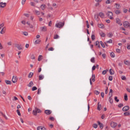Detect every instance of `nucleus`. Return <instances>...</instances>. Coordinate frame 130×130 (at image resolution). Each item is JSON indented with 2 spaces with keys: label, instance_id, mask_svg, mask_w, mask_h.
<instances>
[{
  "label": "nucleus",
  "instance_id": "nucleus-1",
  "mask_svg": "<svg viewBox=\"0 0 130 130\" xmlns=\"http://www.w3.org/2000/svg\"><path fill=\"white\" fill-rule=\"evenodd\" d=\"M106 15L110 20H112L113 19V13L112 12L109 11L106 13Z\"/></svg>",
  "mask_w": 130,
  "mask_h": 130
},
{
  "label": "nucleus",
  "instance_id": "nucleus-2",
  "mask_svg": "<svg viewBox=\"0 0 130 130\" xmlns=\"http://www.w3.org/2000/svg\"><path fill=\"white\" fill-rule=\"evenodd\" d=\"M64 26V22H59L55 24L56 28H61Z\"/></svg>",
  "mask_w": 130,
  "mask_h": 130
},
{
  "label": "nucleus",
  "instance_id": "nucleus-3",
  "mask_svg": "<svg viewBox=\"0 0 130 130\" xmlns=\"http://www.w3.org/2000/svg\"><path fill=\"white\" fill-rule=\"evenodd\" d=\"M110 126L113 128H115V127H116V126H117V123L112 121V122H111Z\"/></svg>",
  "mask_w": 130,
  "mask_h": 130
},
{
  "label": "nucleus",
  "instance_id": "nucleus-4",
  "mask_svg": "<svg viewBox=\"0 0 130 130\" xmlns=\"http://www.w3.org/2000/svg\"><path fill=\"white\" fill-rule=\"evenodd\" d=\"M123 25L125 28H128L130 26V23L128 21H124Z\"/></svg>",
  "mask_w": 130,
  "mask_h": 130
},
{
  "label": "nucleus",
  "instance_id": "nucleus-5",
  "mask_svg": "<svg viewBox=\"0 0 130 130\" xmlns=\"http://www.w3.org/2000/svg\"><path fill=\"white\" fill-rule=\"evenodd\" d=\"M18 81V78L16 76H13L12 81L14 84H16V82Z\"/></svg>",
  "mask_w": 130,
  "mask_h": 130
},
{
  "label": "nucleus",
  "instance_id": "nucleus-6",
  "mask_svg": "<svg viewBox=\"0 0 130 130\" xmlns=\"http://www.w3.org/2000/svg\"><path fill=\"white\" fill-rule=\"evenodd\" d=\"M116 23L118 24L120 26L122 25V23H121V21H120V19L119 18H116Z\"/></svg>",
  "mask_w": 130,
  "mask_h": 130
},
{
  "label": "nucleus",
  "instance_id": "nucleus-7",
  "mask_svg": "<svg viewBox=\"0 0 130 130\" xmlns=\"http://www.w3.org/2000/svg\"><path fill=\"white\" fill-rule=\"evenodd\" d=\"M129 110V107L128 106H126L124 107L122 109L123 111H127V110Z\"/></svg>",
  "mask_w": 130,
  "mask_h": 130
},
{
  "label": "nucleus",
  "instance_id": "nucleus-8",
  "mask_svg": "<svg viewBox=\"0 0 130 130\" xmlns=\"http://www.w3.org/2000/svg\"><path fill=\"white\" fill-rule=\"evenodd\" d=\"M7 6V3H0V8H5Z\"/></svg>",
  "mask_w": 130,
  "mask_h": 130
},
{
  "label": "nucleus",
  "instance_id": "nucleus-9",
  "mask_svg": "<svg viewBox=\"0 0 130 130\" xmlns=\"http://www.w3.org/2000/svg\"><path fill=\"white\" fill-rule=\"evenodd\" d=\"M45 113L47 115H49V114H51V111L49 110H46L45 111Z\"/></svg>",
  "mask_w": 130,
  "mask_h": 130
},
{
  "label": "nucleus",
  "instance_id": "nucleus-10",
  "mask_svg": "<svg viewBox=\"0 0 130 130\" xmlns=\"http://www.w3.org/2000/svg\"><path fill=\"white\" fill-rule=\"evenodd\" d=\"M41 9L43 10L44 11L45 9H46V5L45 4H43L41 5Z\"/></svg>",
  "mask_w": 130,
  "mask_h": 130
},
{
  "label": "nucleus",
  "instance_id": "nucleus-11",
  "mask_svg": "<svg viewBox=\"0 0 130 130\" xmlns=\"http://www.w3.org/2000/svg\"><path fill=\"white\" fill-rule=\"evenodd\" d=\"M41 31L45 32L47 30V28L46 27V26L41 27Z\"/></svg>",
  "mask_w": 130,
  "mask_h": 130
},
{
  "label": "nucleus",
  "instance_id": "nucleus-12",
  "mask_svg": "<svg viewBox=\"0 0 130 130\" xmlns=\"http://www.w3.org/2000/svg\"><path fill=\"white\" fill-rule=\"evenodd\" d=\"M100 103H98V110H99V111L101 110L102 108V106Z\"/></svg>",
  "mask_w": 130,
  "mask_h": 130
},
{
  "label": "nucleus",
  "instance_id": "nucleus-13",
  "mask_svg": "<svg viewBox=\"0 0 130 130\" xmlns=\"http://www.w3.org/2000/svg\"><path fill=\"white\" fill-rule=\"evenodd\" d=\"M37 130H46V129L44 126H39L37 127Z\"/></svg>",
  "mask_w": 130,
  "mask_h": 130
},
{
  "label": "nucleus",
  "instance_id": "nucleus-14",
  "mask_svg": "<svg viewBox=\"0 0 130 130\" xmlns=\"http://www.w3.org/2000/svg\"><path fill=\"white\" fill-rule=\"evenodd\" d=\"M99 15L98 14L94 15V19L98 22L99 21Z\"/></svg>",
  "mask_w": 130,
  "mask_h": 130
},
{
  "label": "nucleus",
  "instance_id": "nucleus-15",
  "mask_svg": "<svg viewBox=\"0 0 130 130\" xmlns=\"http://www.w3.org/2000/svg\"><path fill=\"white\" fill-rule=\"evenodd\" d=\"M34 85V83H33V81H30L29 84H28V87H29L30 88L33 87V85Z\"/></svg>",
  "mask_w": 130,
  "mask_h": 130
},
{
  "label": "nucleus",
  "instance_id": "nucleus-16",
  "mask_svg": "<svg viewBox=\"0 0 130 130\" xmlns=\"http://www.w3.org/2000/svg\"><path fill=\"white\" fill-rule=\"evenodd\" d=\"M115 6H116V9L119 10L120 9V5L119 4L115 3Z\"/></svg>",
  "mask_w": 130,
  "mask_h": 130
},
{
  "label": "nucleus",
  "instance_id": "nucleus-17",
  "mask_svg": "<svg viewBox=\"0 0 130 130\" xmlns=\"http://www.w3.org/2000/svg\"><path fill=\"white\" fill-rule=\"evenodd\" d=\"M112 92H113V90L112 89H111L110 90V92H109V99H110V98H111V97H112Z\"/></svg>",
  "mask_w": 130,
  "mask_h": 130
},
{
  "label": "nucleus",
  "instance_id": "nucleus-18",
  "mask_svg": "<svg viewBox=\"0 0 130 130\" xmlns=\"http://www.w3.org/2000/svg\"><path fill=\"white\" fill-rule=\"evenodd\" d=\"M95 45L96 46H98L99 48H100V43L99 42V41H97L96 42H95Z\"/></svg>",
  "mask_w": 130,
  "mask_h": 130
},
{
  "label": "nucleus",
  "instance_id": "nucleus-19",
  "mask_svg": "<svg viewBox=\"0 0 130 130\" xmlns=\"http://www.w3.org/2000/svg\"><path fill=\"white\" fill-rule=\"evenodd\" d=\"M124 99L125 101H127V100H128V99L127 98V94L126 93L124 94Z\"/></svg>",
  "mask_w": 130,
  "mask_h": 130
},
{
  "label": "nucleus",
  "instance_id": "nucleus-20",
  "mask_svg": "<svg viewBox=\"0 0 130 130\" xmlns=\"http://www.w3.org/2000/svg\"><path fill=\"white\" fill-rule=\"evenodd\" d=\"M5 83H6L7 85H11L12 84V82L10 80H5Z\"/></svg>",
  "mask_w": 130,
  "mask_h": 130
},
{
  "label": "nucleus",
  "instance_id": "nucleus-21",
  "mask_svg": "<svg viewBox=\"0 0 130 130\" xmlns=\"http://www.w3.org/2000/svg\"><path fill=\"white\" fill-rule=\"evenodd\" d=\"M115 13L116 14V15H119V14H120V13H121L120 12V10H116L115 11Z\"/></svg>",
  "mask_w": 130,
  "mask_h": 130
},
{
  "label": "nucleus",
  "instance_id": "nucleus-22",
  "mask_svg": "<svg viewBox=\"0 0 130 130\" xmlns=\"http://www.w3.org/2000/svg\"><path fill=\"white\" fill-rule=\"evenodd\" d=\"M99 16H100V17H101V18H104V13H103L102 12H100L99 13Z\"/></svg>",
  "mask_w": 130,
  "mask_h": 130
},
{
  "label": "nucleus",
  "instance_id": "nucleus-23",
  "mask_svg": "<svg viewBox=\"0 0 130 130\" xmlns=\"http://www.w3.org/2000/svg\"><path fill=\"white\" fill-rule=\"evenodd\" d=\"M109 73L110 75H114V71L112 69H110Z\"/></svg>",
  "mask_w": 130,
  "mask_h": 130
},
{
  "label": "nucleus",
  "instance_id": "nucleus-24",
  "mask_svg": "<svg viewBox=\"0 0 130 130\" xmlns=\"http://www.w3.org/2000/svg\"><path fill=\"white\" fill-rule=\"evenodd\" d=\"M32 114H34V115H35V116L37 115V111H36V108L35 109V110H34L32 111Z\"/></svg>",
  "mask_w": 130,
  "mask_h": 130
},
{
  "label": "nucleus",
  "instance_id": "nucleus-25",
  "mask_svg": "<svg viewBox=\"0 0 130 130\" xmlns=\"http://www.w3.org/2000/svg\"><path fill=\"white\" fill-rule=\"evenodd\" d=\"M124 115L125 116H128L129 115H130L129 112H126L124 113Z\"/></svg>",
  "mask_w": 130,
  "mask_h": 130
},
{
  "label": "nucleus",
  "instance_id": "nucleus-26",
  "mask_svg": "<svg viewBox=\"0 0 130 130\" xmlns=\"http://www.w3.org/2000/svg\"><path fill=\"white\" fill-rule=\"evenodd\" d=\"M124 62L126 66H129L130 64L129 61L128 60L124 61Z\"/></svg>",
  "mask_w": 130,
  "mask_h": 130
},
{
  "label": "nucleus",
  "instance_id": "nucleus-27",
  "mask_svg": "<svg viewBox=\"0 0 130 130\" xmlns=\"http://www.w3.org/2000/svg\"><path fill=\"white\" fill-rule=\"evenodd\" d=\"M41 42V41L37 40L35 42V44H39Z\"/></svg>",
  "mask_w": 130,
  "mask_h": 130
},
{
  "label": "nucleus",
  "instance_id": "nucleus-28",
  "mask_svg": "<svg viewBox=\"0 0 130 130\" xmlns=\"http://www.w3.org/2000/svg\"><path fill=\"white\" fill-rule=\"evenodd\" d=\"M37 113H41V110L37 108H36Z\"/></svg>",
  "mask_w": 130,
  "mask_h": 130
},
{
  "label": "nucleus",
  "instance_id": "nucleus-29",
  "mask_svg": "<svg viewBox=\"0 0 130 130\" xmlns=\"http://www.w3.org/2000/svg\"><path fill=\"white\" fill-rule=\"evenodd\" d=\"M92 127H93L94 128H97V127H98V125H97L96 123H94V124H93V125H92Z\"/></svg>",
  "mask_w": 130,
  "mask_h": 130
},
{
  "label": "nucleus",
  "instance_id": "nucleus-30",
  "mask_svg": "<svg viewBox=\"0 0 130 130\" xmlns=\"http://www.w3.org/2000/svg\"><path fill=\"white\" fill-rule=\"evenodd\" d=\"M44 78V76H43L42 75H40L39 76V79L40 81H41V80H43Z\"/></svg>",
  "mask_w": 130,
  "mask_h": 130
},
{
  "label": "nucleus",
  "instance_id": "nucleus-31",
  "mask_svg": "<svg viewBox=\"0 0 130 130\" xmlns=\"http://www.w3.org/2000/svg\"><path fill=\"white\" fill-rule=\"evenodd\" d=\"M98 27L99 28H104V25L102 24H100L98 25Z\"/></svg>",
  "mask_w": 130,
  "mask_h": 130
},
{
  "label": "nucleus",
  "instance_id": "nucleus-32",
  "mask_svg": "<svg viewBox=\"0 0 130 130\" xmlns=\"http://www.w3.org/2000/svg\"><path fill=\"white\" fill-rule=\"evenodd\" d=\"M110 55L112 57L114 58V57H115V54H114V52H111L110 53Z\"/></svg>",
  "mask_w": 130,
  "mask_h": 130
},
{
  "label": "nucleus",
  "instance_id": "nucleus-33",
  "mask_svg": "<svg viewBox=\"0 0 130 130\" xmlns=\"http://www.w3.org/2000/svg\"><path fill=\"white\" fill-rule=\"evenodd\" d=\"M100 44H101V46H102V47H103V48H105V45H104V44L103 43V42H102V41L100 42Z\"/></svg>",
  "mask_w": 130,
  "mask_h": 130
},
{
  "label": "nucleus",
  "instance_id": "nucleus-34",
  "mask_svg": "<svg viewBox=\"0 0 130 130\" xmlns=\"http://www.w3.org/2000/svg\"><path fill=\"white\" fill-rule=\"evenodd\" d=\"M33 73L30 72L28 75V78H32V77H33Z\"/></svg>",
  "mask_w": 130,
  "mask_h": 130
},
{
  "label": "nucleus",
  "instance_id": "nucleus-35",
  "mask_svg": "<svg viewBox=\"0 0 130 130\" xmlns=\"http://www.w3.org/2000/svg\"><path fill=\"white\" fill-rule=\"evenodd\" d=\"M42 55H39L38 59V61H41V60H42Z\"/></svg>",
  "mask_w": 130,
  "mask_h": 130
},
{
  "label": "nucleus",
  "instance_id": "nucleus-36",
  "mask_svg": "<svg viewBox=\"0 0 130 130\" xmlns=\"http://www.w3.org/2000/svg\"><path fill=\"white\" fill-rule=\"evenodd\" d=\"M121 78L123 81H125V80H126V77H125L124 76H122Z\"/></svg>",
  "mask_w": 130,
  "mask_h": 130
},
{
  "label": "nucleus",
  "instance_id": "nucleus-37",
  "mask_svg": "<svg viewBox=\"0 0 130 130\" xmlns=\"http://www.w3.org/2000/svg\"><path fill=\"white\" fill-rule=\"evenodd\" d=\"M5 33V27L2 29L1 31V34H4Z\"/></svg>",
  "mask_w": 130,
  "mask_h": 130
},
{
  "label": "nucleus",
  "instance_id": "nucleus-38",
  "mask_svg": "<svg viewBox=\"0 0 130 130\" xmlns=\"http://www.w3.org/2000/svg\"><path fill=\"white\" fill-rule=\"evenodd\" d=\"M100 34L101 37H104L105 36V34L103 32H101Z\"/></svg>",
  "mask_w": 130,
  "mask_h": 130
},
{
  "label": "nucleus",
  "instance_id": "nucleus-39",
  "mask_svg": "<svg viewBox=\"0 0 130 130\" xmlns=\"http://www.w3.org/2000/svg\"><path fill=\"white\" fill-rule=\"evenodd\" d=\"M106 5H109V4H111V2L110 1V0H107L106 1Z\"/></svg>",
  "mask_w": 130,
  "mask_h": 130
},
{
  "label": "nucleus",
  "instance_id": "nucleus-40",
  "mask_svg": "<svg viewBox=\"0 0 130 130\" xmlns=\"http://www.w3.org/2000/svg\"><path fill=\"white\" fill-rule=\"evenodd\" d=\"M102 75H106V74H107V71L106 70H104L102 73Z\"/></svg>",
  "mask_w": 130,
  "mask_h": 130
},
{
  "label": "nucleus",
  "instance_id": "nucleus-41",
  "mask_svg": "<svg viewBox=\"0 0 130 130\" xmlns=\"http://www.w3.org/2000/svg\"><path fill=\"white\" fill-rule=\"evenodd\" d=\"M16 111L17 112L18 115H19V116H21V113L20 112V110L18 109Z\"/></svg>",
  "mask_w": 130,
  "mask_h": 130
},
{
  "label": "nucleus",
  "instance_id": "nucleus-42",
  "mask_svg": "<svg viewBox=\"0 0 130 130\" xmlns=\"http://www.w3.org/2000/svg\"><path fill=\"white\" fill-rule=\"evenodd\" d=\"M32 91H36V90H37V87L36 86L32 87L31 89Z\"/></svg>",
  "mask_w": 130,
  "mask_h": 130
},
{
  "label": "nucleus",
  "instance_id": "nucleus-43",
  "mask_svg": "<svg viewBox=\"0 0 130 130\" xmlns=\"http://www.w3.org/2000/svg\"><path fill=\"white\" fill-rule=\"evenodd\" d=\"M90 60H91V62H93V63H95V58L94 57L91 58Z\"/></svg>",
  "mask_w": 130,
  "mask_h": 130
},
{
  "label": "nucleus",
  "instance_id": "nucleus-44",
  "mask_svg": "<svg viewBox=\"0 0 130 130\" xmlns=\"http://www.w3.org/2000/svg\"><path fill=\"white\" fill-rule=\"evenodd\" d=\"M35 12L36 15H40V11H37V10H35Z\"/></svg>",
  "mask_w": 130,
  "mask_h": 130
},
{
  "label": "nucleus",
  "instance_id": "nucleus-45",
  "mask_svg": "<svg viewBox=\"0 0 130 130\" xmlns=\"http://www.w3.org/2000/svg\"><path fill=\"white\" fill-rule=\"evenodd\" d=\"M94 93L96 95H99V94H100V92L99 91H98V90H95L94 91Z\"/></svg>",
  "mask_w": 130,
  "mask_h": 130
},
{
  "label": "nucleus",
  "instance_id": "nucleus-46",
  "mask_svg": "<svg viewBox=\"0 0 130 130\" xmlns=\"http://www.w3.org/2000/svg\"><path fill=\"white\" fill-rule=\"evenodd\" d=\"M25 3H26V0H22L21 1V5H22V6L25 5Z\"/></svg>",
  "mask_w": 130,
  "mask_h": 130
},
{
  "label": "nucleus",
  "instance_id": "nucleus-47",
  "mask_svg": "<svg viewBox=\"0 0 130 130\" xmlns=\"http://www.w3.org/2000/svg\"><path fill=\"white\" fill-rule=\"evenodd\" d=\"M58 37H59V36L58 35H56L54 37V39H58Z\"/></svg>",
  "mask_w": 130,
  "mask_h": 130
},
{
  "label": "nucleus",
  "instance_id": "nucleus-48",
  "mask_svg": "<svg viewBox=\"0 0 130 130\" xmlns=\"http://www.w3.org/2000/svg\"><path fill=\"white\" fill-rule=\"evenodd\" d=\"M108 36H109V38H111V37H112V36H113V34H112V33H109L108 34Z\"/></svg>",
  "mask_w": 130,
  "mask_h": 130
},
{
  "label": "nucleus",
  "instance_id": "nucleus-49",
  "mask_svg": "<svg viewBox=\"0 0 130 130\" xmlns=\"http://www.w3.org/2000/svg\"><path fill=\"white\" fill-rule=\"evenodd\" d=\"M86 25H87V28H89L90 27V25H89V22L88 21V20H87L86 21Z\"/></svg>",
  "mask_w": 130,
  "mask_h": 130
},
{
  "label": "nucleus",
  "instance_id": "nucleus-50",
  "mask_svg": "<svg viewBox=\"0 0 130 130\" xmlns=\"http://www.w3.org/2000/svg\"><path fill=\"white\" fill-rule=\"evenodd\" d=\"M54 50V49H53V47H51L48 49L49 51H53Z\"/></svg>",
  "mask_w": 130,
  "mask_h": 130
},
{
  "label": "nucleus",
  "instance_id": "nucleus-51",
  "mask_svg": "<svg viewBox=\"0 0 130 130\" xmlns=\"http://www.w3.org/2000/svg\"><path fill=\"white\" fill-rule=\"evenodd\" d=\"M109 81H112L113 80V77H112V76H109Z\"/></svg>",
  "mask_w": 130,
  "mask_h": 130
},
{
  "label": "nucleus",
  "instance_id": "nucleus-52",
  "mask_svg": "<svg viewBox=\"0 0 130 130\" xmlns=\"http://www.w3.org/2000/svg\"><path fill=\"white\" fill-rule=\"evenodd\" d=\"M91 39L92 40H95V35H91Z\"/></svg>",
  "mask_w": 130,
  "mask_h": 130
},
{
  "label": "nucleus",
  "instance_id": "nucleus-53",
  "mask_svg": "<svg viewBox=\"0 0 130 130\" xmlns=\"http://www.w3.org/2000/svg\"><path fill=\"white\" fill-rule=\"evenodd\" d=\"M23 35H24V36H28V33L26 31H24L23 32Z\"/></svg>",
  "mask_w": 130,
  "mask_h": 130
},
{
  "label": "nucleus",
  "instance_id": "nucleus-54",
  "mask_svg": "<svg viewBox=\"0 0 130 130\" xmlns=\"http://www.w3.org/2000/svg\"><path fill=\"white\" fill-rule=\"evenodd\" d=\"M17 49H18V50H22V47L21 45L17 47Z\"/></svg>",
  "mask_w": 130,
  "mask_h": 130
},
{
  "label": "nucleus",
  "instance_id": "nucleus-55",
  "mask_svg": "<svg viewBox=\"0 0 130 130\" xmlns=\"http://www.w3.org/2000/svg\"><path fill=\"white\" fill-rule=\"evenodd\" d=\"M7 45H9V46H12V42H8Z\"/></svg>",
  "mask_w": 130,
  "mask_h": 130
},
{
  "label": "nucleus",
  "instance_id": "nucleus-56",
  "mask_svg": "<svg viewBox=\"0 0 130 130\" xmlns=\"http://www.w3.org/2000/svg\"><path fill=\"white\" fill-rule=\"evenodd\" d=\"M104 125L103 123H102L101 125H100V127L101 129H103Z\"/></svg>",
  "mask_w": 130,
  "mask_h": 130
},
{
  "label": "nucleus",
  "instance_id": "nucleus-57",
  "mask_svg": "<svg viewBox=\"0 0 130 130\" xmlns=\"http://www.w3.org/2000/svg\"><path fill=\"white\" fill-rule=\"evenodd\" d=\"M123 106V104H120L118 105V107L119 108H121V107H122Z\"/></svg>",
  "mask_w": 130,
  "mask_h": 130
},
{
  "label": "nucleus",
  "instance_id": "nucleus-58",
  "mask_svg": "<svg viewBox=\"0 0 130 130\" xmlns=\"http://www.w3.org/2000/svg\"><path fill=\"white\" fill-rule=\"evenodd\" d=\"M115 101L116 102H119V100L117 99V96H115Z\"/></svg>",
  "mask_w": 130,
  "mask_h": 130
},
{
  "label": "nucleus",
  "instance_id": "nucleus-59",
  "mask_svg": "<svg viewBox=\"0 0 130 130\" xmlns=\"http://www.w3.org/2000/svg\"><path fill=\"white\" fill-rule=\"evenodd\" d=\"M106 42H107V43H112V40L110 39L109 41H108Z\"/></svg>",
  "mask_w": 130,
  "mask_h": 130
},
{
  "label": "nucleus",
  "instance_id": "nucleus-60",
  "mask_svg": "<svg viewBox=\"0 0 130 130\" xmlns=\"http://www.w3.org/2000/svg\"><path fill=\"white\" fill-rule=\"evenodd\" d=\"M116 51L117 53H120V50L119 49H116Z\"/></svg>",
  "mask_w": 130,
  "mask_h": 130
},
{
  "label": "nucleus",
  "instance_id": "nucleus-61",
  "mask_svg": "<svg viewBox=\"0 0 130 130\" xmlns=\"http://www.w3.org/2000/svg\"><path fill=\"white\" fill-rule=\"evenodd\" d=\"M24 15L25 16V17H27V18H29V14H24Z\"/></svg>",
  "mask_w": 130,
  "mask_h": 130
},
{
  "label": "nucleus",
  "instance_id": "nucleus-62",
  "mask_svg": "<svg viewBox=\"0 0 130 130\" xmlns=\"http://www.w3.org/2000/svg\"><path fill=\"white\" fill-rule=\"evenodd\" d=\"M4 23H2L1 24H0V30L1 29H2V28H3V27H4Z\"/></svg>",
  "mask_w": 130,
  "mask_h": 130
},
{
  "label": "nucleus",
  "instance_id": "nucleus-63",
  "mask_svg": "<svg viewBox=\"0 0 130 130\" xmlns=\"http://www.w3.org/2000/svg\"><path fill=\"white\" fill-rule=\"evenodd\" d=\"M0 122L5 124V121H4L2 118H0Z\"/></svg>",
  "mask_w": 130,
  "mask_h": 130
},
{
  "label": "nucleus",
  "instance_id": "nucleus-64",
  "mask_svg": "<svg viewBox=\"0 0 130 130\" xmlns=\"http://www.w3.org/2000/svg\"><path fill=\"white\" fill-rule=\"evenodd\" d=\"M101 95L102 98H104V92H101Z\"/></svg>",
  "mask_w": 130,
  "mask_h": 130
}]
</instances>
